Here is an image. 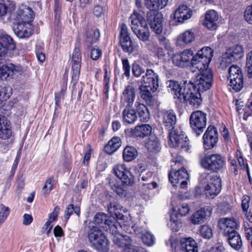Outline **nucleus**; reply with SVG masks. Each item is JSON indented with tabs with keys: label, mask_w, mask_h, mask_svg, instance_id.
<instances>
[{
	"label": "nucleus",
	"mask_w": 252,
	"mask_h": 252,
	"mask_svg": "<svg viewBox=\"0 0 252 252\" xmlns=\"http://www.w3.org/2000/svg\"><path fill=\"white\" fill-rule=\"evenodd\" d=\"M81 63V54L80 49L77 47H75L73 50L72 59V78L74 84H75L80 74Z\"/></svg>",
	"instance_id": "nucleus-15"
},
{
	"label": "nucleus",
	"mask_w": 252,
	"mask_h": 252,
	"mask_svg": "<svg viewBox=\"0 0 252 252\" xmlns=\"http://www.w3.org/2000/svg\"><path fill=\"white\" fill-rule=\"evenodd\" d=\"M162 123L168 129H172L176 123V116L172 110H163L161 112Z\"/></svg>",
	"instance_id": "nucleus-28"
},
{
	"label": "nucleus",
	"mask_w": 252,
	"mask_h": 252,
	"mask_svg": "<svg viewBox=\"0 0 252 252\" xmlns=\"http://www.w3.org/2000/svg\"><path fill=\"white\" fill-rule=\"evenodd\" d=\"M152 178L153 173L150 171L144 170L141 171L139 180L147 182L146 183H143L142 185L144 186L146 185L148 189H151L157 187V183L152 181Z\"/></svg>",
	"instance_id": "nucleus-31"
},
{
	"label": "nucleus",
	"mask_w": 252,
	"mask_h": 252,
	"mask_svg": "<svg viewBox=\"0 0 252 252\" xmlns=\"http://www.w3.org/2000/svg\"><path fill=\"white\" fill-rule=\"evenodd\" d=\"M213 212L211 207L202 208L194 212L190 218L191 222L194 224L204 222L207 217H210Z\"/></svg>",
	"instance_id": "nucleus-23"
},
{
	"label": "nucleus",
	"mask_w": 252,
	"mask_h": 252,
	"mask_svg": "<svg viewBox=\"0 0 252 252\" xmlns=\"http://www.w3.org/2000/svg\"><path fill=\"white\" fill-rule=\"evenodd\" d=\"M250 198L249 196L245 195L243 197L242 201V208L244 212L248 211L249 208V202Z\"/></svg>",
	"instance_id": "nucleus-63"
},
{
	"label": "nucleus",
	"mask_w": 252,
	"mask_h": 252,
	"mask_svg": "<svg viewBox=\"0 0 252 252\" xmlns=\"http://www.w3.org/2000/svg\"><path fill=\"white\" fill-rule=\"evenodd\" d=\"M199 231L200 235L204 238L209 239L213 236V230L208 225H201Z\"/></svg>",
	"instance_id": "nucleus-45"
},
{
	"label": "nucleus",
	"mask_w": 252,
	"mask_h": 252,
	"mask_svg": "<svg viewBox=\"0 0 252 252\" xmlns=\"http://www.w3.org/2000/svg\"><path fill=\"white\" fill-rule=\"evenodd\" d=\"M120 41L124 51L131 53L134 50L132 42L128 32V28L125 24L121 25Z\"/></svg>",
	"instance_id": "nucleus-16"
},
{
	"label": "nucleus",
	"mask_w": 252,
	"mask_h": 252,
	"mask_svg": "<svg viewBox=\"0 0 252 252\" xmlns=\"http://www.w3.org/2000/svg\"><path fill=\"white\" fill-rule=\"evenodd\" d=\"M114 172L122 182L126 185H131L134 182V176L124 164H118L113 168Z\"/></svg>",
	"instance_id": "nucleus-12"
},
{
	"label": "nucleus",
	"mask_w": 252,
	"mask_h": 252,
	"mask_svg": "<svg viewBox=\"0 0 252 252\" xmlns=\"http://www.w3.org/2000/svg\"><path fill=\"white\" fill-rule=\"evenodd\" d=\"M0 42L2 46L5 47L6 51L7 49L13 50L15 48V45L12 38L5 33H2L0 35Z\"/></svg>",
	"instance_id": "nucleus-37"
},
{
	"label": "nucleus",
	"mask_w": 252,
	"mask_h": 252,
	"mask_svg": "<svg viewBox=\"0 0 252 252\" xmlns=\"http://www.w3.org/2000/svg\"><path fill=\"white\" fill-rule=\"evenodd\" d=\"M143 243L148 246H152L155 242L154 236L147 230L141 237Z\"/></svg>",
	"instance_id": "nucleus-52"
},
{
	"label": "nucleus",
	"mask_w": 252,
	"mask_h": 252,
	"mask_svg": "<svg viewBox=\"0 0 252 252\" xmlns=\"http://www.w3.org/2000/svg\"><path fill=\"white\" fill-rule=\"evenodd\" d=\"M184 137L183 134H178L175 130L171 131L169 135V140L174 147L182 143L184 141Z\"/></svg>",
	"instance_id": "nucleus-43"
},
{
	"label": "nucleus",
	"mask_w": 252,
	"mask_h": 252,
	"mask_svg": "<svg viewBox=\"0 0 252 252\" xmlns=\"http://www.w3.org/2000/svg\"><path fill=\"white\" fill-rule=\"evenodd\" d=\"M152 132V127L148 124L137 126L135 128L134 132L136 136L144 137L149 135Z\"/></svg>",
	"instance_id": "nucleus-39"
},
{
	"label": "nucleus",
	"mask_w": 252,
	"mask_h": 252,
	"mask_svg": "<svg viewBox=\"0 0 252 252\" xmlns=\"http://www.w3.org/2000/svg\"><path fill=\"white\" fill-rule=\"evenodd\" d=\"M168 226L173 231H178L181 226V223L178 220L177 214L175 212L170 214Z\"/></svg>",
	"instance_id": "nucleus-40"
},
{
	"label": "nucleus",
	"mask_w": 252,
	"mask_h": 252,
	"mask_svg": "<svg viewBox=\"0 0 252 252\" xmlns=\"http://www.w3.org/2000/svg\"><path fill=\"white\" fill-rule=\"evenodd\" d=\"M244 53L243 47L239 44L229 47L222 55L221 65L222 66H226L228 64L241 59L244 56Z\"/></svg>",
	"instance_id": "nucleus-7"
},
{
	"label": "nucleus",
	"mask_w": 252,
	"mask_h": 252,
	"mask_svg": "<svg viewBox=\"0 0 252 252\" xmlns=\"http://www.w3.org/2000/svg\"><path fill=\"white\" fill-rule=\"evenodd\" d=\"M169 0H144L145 6L153 13H159V10L166 6Z\"/></svg>",
	"instance_id": "nucleus-25"
},
{
	"label": "nucleus",
	"mask_w": 252,
	"mask_h": 252,
	"mask_svg": "<svg viewBox=\"0 0 252 252\" xmlns=\"http://www.w3.org/2000/svg\"><path fill=\"white\" fill-rule=\"evenodd\" d=\"M135 106L138 114L140 121L147 122L150 119V113L147 107L139 101H136Z\"/></svg>",
	"instance_id": "nucleus-34"
},
{
	"label": "nucleus",
	"mask_w": 252,
	"mask_h": 252,
	"mask_svg": "<svg viewBox=\"0 0 252 252\" xmlns=\"http://www.w3.org/2000/svg\"><path fill=\"white\" fill-rule=\"evenodd\" d=\"M151 28L157 34H160L162 32V18L161 13L149 12L147 16Z\"/></svg>",
	"instance_id": "nucleus-19"
},
{
	"label": "nucleus",
	"mask_w": 252,
	"mask_h": 252,
	"mask_svg": "<svg viewBox=\"0 0 252 252\" xmlns=\"http://www.w3.org/2000/svg\"><path fill=\"white\" fill-rule=\"evenodd\" d=\"M99 37V31L98 29H95L94 30L90 31L86 39V42L88 43V46H91L94 43H95Z\"/></svg>",
	"instance_id": "nucleus-44"
},
{
	"label": "nucleus",
	"mask_w": 252,
	"mask_h": 252,
	"mask_svg": "<svg viewBox=\"0 0 252 252\" xmlns=\"http://www.w3.org/2000/svg\"><path fill=\"white\" fill-rule=\"evenodd\" d=\"M173 175L177 177V178H175L172 174V171H170L169 173V180L173 186L176 185L179 182H181L180 187L181 189H186L188 187V180L189 178L187 170L184 168H182L178 171L174 172Z\"/></svg>",
	"instance_id": "nucleus-14"
},
{
	"label": "nucleus",
	"mask_w": 252,
	"mask_h": 252,
	"mask_svg": "<svg viewBox=\"0 0 252 252\" xmlns=\"http://www.w3.org/2000/svg\"><path fill=\"white\" fill-rule=\"evenodd\" d=\"M121 227L120 225L118 227V231L117 232L112 233L114 235L113 240L114 244L123 249L124 252H132V251L134 252V247L131 245L130 237L127 235H122L119 233V228Z\"/></svg>",
	"instance_id": "nucleus-13"
},
{
	"label": "nucleus",
	"mask_w": 252,
	"mask_h": 252,
	"mask_svg": "<svg viewBox=\"0 0 252 252\" xmlns=\"http://www.w3.org/2000/svg\"><path fill=\"white\" fill-rule=\"evenodd\" d=\"M12 88L8 86L1 87L0 89V103L8 98L12 94Z\"/></svg>",
	"instance_id": "nucleus-49"
},
{
	"label": "nucleus",
	"mask_w": 252,
	"mask_h": 252,
	"mask_svg": "<svg viewBox=\"0 0 252 252\" xmlns=\"http://www.w3.org/2000/svg\"><path fill=\"white\" fill-rule=\"evenodd\" d=\"M238 225V221L233 218H221L219 220L218 224V228L224 235L236 231L235 229Z\"/></svg>",
	"instance_id": "nucleus-17"
},
{
	"label": "nucleus",
	"mask_w": 252,
	"mask_h": 252,
	"mask_svg": "<svg viewBox=\"0 0 252 252\" xmlns=\"http://www.w3.org/2000/svg\"><path fill=\"white\" fill-rule=\"evenodd\" d=\"M54 181L52 178H49L45 182L42 191L44 194H48L52 190L53 187Z\"/></svg>",
	"instance_id": "nucleus-56"
},
{
	"label": "nucleus",
	"mask_w": 252,
	"mask_h": 252,
	"mask_svg": "<svg viewBox=\"0 0 252 252\" xmlns=\"http://www.w3.org/2000/svg\"><path fill=\"white\" fill-rule=\"evenodd\" d=\"M246 67L249 77H252V50L249 52L246 56Z\"/></svg>",
	"instance_id": "nucleus-53"
},
{
	"label": "nucleus",
	"mask_w": 252,
	"mask_h": 252,
	"mask_svg": "<svg viewBox=\"0 0 252 252\" xmlns=\"http://www.w3.org/2000/svg\"><path fill=\"white\" fill-rule=\"evenodd\" d=\"M227 237V240L230 246L236 250H240L242 246V241L240 235L237 231L224 235Z\"/></svg>",
	"instance_id": "nucleus-32"
},
{
	"label": "nucleus",
	"mask_w": 252,
	"mask_h": 252,
	"mask_svg": "<svg viewBox=\"0 0 252 252\" xmlns=\"http://www.w3.org/2000/svg\"><path fill=\"white\" fill-rule=\"evenodd\" d=\"M12 88L8 86L1 87L0 89V103L8 98L12 94Z\"/></svg>",
	"instance_id": "nucleus-48"
},
{
	"label": "nucleus",
	"mask_w": 252,
	"mask_h": 252,
	"mask_svg": "<svg viewBox=\"0 0 252 252\" xmlns=\"http://www.w3.org/2000/svg\"><path fill=\"white\" fill-rule=\"evenodd\" d=\"M144 69L142 68L139 65L137 64H133L132 73L135 77H139L142 73L144 72Z\"/></svg>",
	"instance_id": "nucleus-60"
},
{
	"label": "nucleus",
	"mask_w": 252,
	"mask_h": 252,
	"mask_svg": "<svg viewBox=\"0 0 252 252\" xmlns=\"http://www.w3.org/2000/svg\"><path fill=\"white\" fill-rule=\"evenodd\" d=\"M203 139L204 146L206 149L214 148L218 141V133L216 127L209 126L204 133Z\"/></svg>",
	"instance_id": "nucleus-18"
},
{
	"label": "nucleus",
	"mask_w": 252,
	"mask_h": 252,
	"mask_svg": "<svg viewBox=\"0 0 252 252\" xmlns=\"http://www.w3.org/2000/svg\"><path fill=\"white\" fill-rule=\"evenodd\" d=\"M129 20L131 23V29L132 30L133 26H137V29L141 28L142 26L144 27L147 25V22L144 17L136 12H133L131 15Z\"/></svg>",
	"instance_id": "nucleus-35"
},
{
	"label": "nucleus",
	"mask_w": 252,
	"mask_h": 252,
	"mask_svg": "<svg viewBox=\"0 0 252 252\" xmlns=\"http://www.w3.org/2000/svg\"><path fill=\"white\" fill-rule=\"evenodd\" d=\"M15 34L20 38H27L32 34V26L31 23H17L13 27Z\"/></svg>",
	"instance_id": "nucleus-21"
},
{
	"label": "nucleus",
	"mask_w": 252,
	"mask_h": 252,
	"mask_svg": "<svg viewBox=\"0 0 252 252\" xmlns=\"http://www.w3.org/2000/svg\"><path fill=\"white\" fill-rule=\"evenodd\" d=\"M23 72V67L20 65L13 63L3 65L0 67V78L6 80L8 78H12L18 76Z\"/></svg>",
	"instance_id": "nucleus-11"
},
{
	"label": "nucleus",
	"mask_w": 252,
	"mask_h": 252,
	"mask_svg": "<svg viewBox=\"0 0 252 252\" xmlns=\"http://www.w3.org/2000/svg\"><path fill=\"white\" fill-rule=\"evenodd\" d=\"M136 92L131 84L126 86L121 96V105L123 106H133L135 105Z\"/></svg>",
	"instance_id": "nucleus-10"
},
{
	"label": "nucleus",
	"mask_w": 252,
	"mask_h": 252,
	"mask_svg": "<svg viewBox=\"0 0 252 252\" xmlns=\"http://www.w3.org/2000/svg\"><path fill=\"white\" fill-rule=\"evenodd\" d=\"M183 82L179 85L177 82L168 81L167 87L169 92L174 93L183 102L187 103L189 100V83L187 80Z\"/></svg>",
	"instance_id": "nucleus-6"
},
{
	"label": "nucleus",
	"mask_w": 252,
	"mask_h": 252,
	"mask_svg": "<svg viewBox=\"0 0 252 252\" xmlns=\"http://www.w3.org/2000/svg\"><path fill=\"white\" fill-rule=\"evenodd\" d=\"M229 86L235 92L240 91L243 87V76L241 68L232 65L229 68Z\"/></svg>",
	"instance_id": "nucleus-8"
},
{
	"label": "nucleus",
	"mask_w": 252,
	"mask_h": 252,
	"mask_svg": "<svg viewBox=\"0 0 252 252\" xmlns=\"http://www.w3.org/2000/svg\"><path fill=\"white\" fill-rule=\"evenodd\" d=\"M87 236L89 242L98 251H107L108 250V241L97 226L89 225Z\"/></svg>",
	"instance_id": "nucleus-3"
},
{
	"label": "nucleus",
	"mask_w": 252,
	"mask_h": 252,
	"mask_svg": "<svg viewBox=\"0 0 252 252\" xmlns=\"http://www.w3.org/2000/svg\"><path fill=\"white\" fill-rule=\"evenodd\" d=\"M244 231L245 237L248 240L252 239V223L244 222Z\"/></svg>",
	"instance_id": "nucleus-54"
},
{
	"label": "nucleus",
	"mask_w": 252,
	"mask_h": 252,
	"mask_svg": "<svg viewBox=\"0 0 252 252\" xmlns=\"http://www.w3.org/2000/svg\"><path fill=\"white\" fill-rule=\"evenodd\" d=\"M189 43V30H186L178 35L176 38V45L185 47Z\"/></svg>",
	"instance_id": "nucleus-41"
},
{
	"label": "nucleus",
	"mask_w": 252,
	"mask_h": 252,
	"mask_svg": "<svg viewBox=\"0 0 252 252\" xmlns=\"http://www.w3.org/2000/svg\"><path fill=\"white\" fill-rule=\"evenodd\" d=\"M132 32L136 35L137 38L143 42L149 40L150 33L148 25L137 29V26H133Z\"/></svg>",
	"instance_id": "nucleus-33"
},
{
	"label": "nucleus",
	"mask_w": 252,
	"mask_h": 252,
	"mask_svg": "<svg viewBox=\"0 0 252 252\" xmlns=\"http://www.w3.org/2000/svg\"><path fill=\"white\" fill-rule=\"evenodd\" d=\"M12 134L11 127L10 122L5 125L4 126L0 127V138L7 139L10 138Z\"/></svg>",
	"instance_id": "nucleus-46"
},
{
	"label": "nucleus",
	"mask_w": 252,
	"mask_h": 252,
	"mask_svg": "<svg viewBox=\"0 0 252 252\" xmlns=\"http://www.w3.org/2000/svg\"><path fill=\"white\" fill-rule=\"evenodd\" d=\"M213 50L203 47L193 57L190 63V85L194 92L190 94V105L197 108L202 102L201 92L212 86L213 73L209 64L213 56Z\"/></svg>",
	"instance_id": "nucleus-1"
},
{
	"label": "nucleus",
	"mask_w": 252,
	"mask_h": 252,
	"mask_svg": "<svg viewBox=\"0 0 252 252\" xmlns=\"http://www.w3.org/2000/svg\"><path fill=\"white\" fill-rule=\"evenodd\" d=\"M145 147L151 155L158 153L161 149V145L158 139L155 135H151L145 143Z\"/></svg>",
	"instance_id": "nucleus-26"
},
{
	"label": "nucleus",
	"mask_w": 252,
	"mask_h": 252,
	"mask_svg": "<svg viewBox=\"0 0 252 252\" xmlns=\"http://www.w3.org/2000/svg\"><path fill=\"white\" fill-rule=\"evenodd\" d=\"M101 55L102 52L98 48H93L91 50L90 57L93 60H98Z\"/></svg>",
	"instance_id": "nucleus-58"
},
{
	"label": "nucleus",
	"mask_w": 252,
	"mask_h": 252,
	"mask_svg": "<svg viewBox=\"0 0 252 252\" xmlns=\"http://www.w3.org/2000/svg\"><path fill=\"white\" fill-rule=\"evenodd\" d=\"M219 15L214 10H210L206 12L203 25L211 31L216 30L218 26Z\"/></svg>",
	"instance_id": "nucleus-22"
},
{
	"label": "nucleus",
	"mask_w": 252,
	"mask_h": 252,
	"mask_svg": "<svg viewBox=\"0 0 252 252\" xmlns=\"http://www.w3.org/2000/svg\"><path fill=\"white\" fill-rule=\"evenodd\" d=\"M33 12L32 9L29 7L22 5L20 7L17 12L16 19L17 22H20L21 23H31V22L33 19Z\"/></svg>",
	"instance_id": "nucleus-24"
},
{
	"label": "nucleus",
	"mask_w": 252,
	"mask_h": 252,
	"mask_svg": "<svg viewBox=\"0 0 252 252\" xmlns=\"http://www.w3.org/2000/svg\"><path fill=\"white\" fill-rule=\"evenodd\" d=\"M15 8V4L13 1H7V3L0 1V18L5 16L8 11L12 12Z\"/></svg>",
	"instance_id": "nucleus-38"
},
{
	"label": "nucleus",
	"mask_w": 252,
	"mask_h": 252,
	"mask_svg": "<svg viewBox=\"0 0 252 252\" xmlns=\"http://www.w3.org/2000/svg\"><path fill=\"white\" fill-rule=\"evenodd\" d=\"M200 164L206 170L217 172L224 167L225 158L220 154H207L200 158Z\"/></svg>",
	"instance_id": "nucleus-4"
},
{
	"label": "nucleus",
	"mask_w": 252,
	"mask_h": 252,
	"mask_svg": "<svg viewBox=\"0 0 252 252\" xmlns=\"http://www.w3.org/2000/svg\"><path fill=\"white\" fill-rule=\"evenodd\" d=\"M142 81L146 86L153 92L156 91L158 87V75L152 69H147L145 75L142 77Z\"/></svg>",
	"instance_id": "nucleus-20"
},
{
	"label": "nucleus",
	"mask_w": 252,
	"mask_h": 252,
	"mask_svg": "<svg viewBox=\"0 0 252 252\" xmlns=\"http://www.w3.org/2000/svg\"><path fill=\"white\" fill-rule=\"evenodd\" d=\"M200 182L204 188L207 196L213 198L221 190V180L217 175L203 173L201 176Z\"/></svg>",
	"instance_id": "nucleus-2"
},
{
	"label": "nucleus",
	"mask_w": 252,
	"mask_h": 252,
	"mask_svg": "<svg viewBox=\"0 0 252 252\" xmlns=\"http://www.w3.org/2000/svg\"><path fill=\"white\" fill-rule=\"evenodd\" d=\"M120 146V139L118 137H113L105 146V151L106 153L111 155L117 151Z\"/></svg>",
	"instance_id": "nucleus-36"
},
{
	"label": "nucleus",
	"mask_w": 252,
	"mask_h": 252,
	"mask_svg": "<svg viewBox=\"0 0 252 252\" xmlns=\"http://www.w3.org/2000/svg\"><path fill=\"white\" fill-rule=\"evenodd\" d=\"M189 15V8L186 4H182L175 11L174 13V19L176 22L183 23L188 20Z\"/></svg>",
	"instance_id": "nucleus-29"
},
{
	"label": "nucleus",
	"mask_w": 252,
	"mask_h": 252,
	"mask_svg": "<svg viewBox=\"0 0 252 252\" xmlns=\"http://www.w3.org/2000/svg\"><path fill=\"white\" fill-rule=\"evenodd\" d=\"M137 156V151L132 147L127 146L124 150L123 158L126 161H130Z\"/></svg>",
	"instance_id": "nucleus-42"
},
{
	"label": "nucleus",
	"mask_w": 252,
	"mask_h": 252,
	"mask_svg": "<svg viewBox=\"0 0 252 252\" xmlns=\"http://www.w3.org/2000/svg\"><path fill=\"white\" fill-rule=\"evenodd\" d=\"M124 107V109L122 112V118L124 123L129 125L134 124L138 119L136 110L133 106Z\"/></svg>",
	"instance_id": "nucleus-27"
},
{
	"label": "nucleus",
	"mask_w": 252,
	"mask_h": 252,
	"mask_svg": "<svg viewBox=\"0 0 252 252\" xmlns=\"http://www.w3.org/2000/svg\"><path fill=\"white\" fill-rule=\"evenodd\" d=\"M95 225L99 228H103L106 231L109 229L111 233H115L118 231V227L120 226V223L116 220H113L103 213H97L94 218V220L89 225Z\"/></svg>",
	"instance_id": "nucleus-5"
},
{
	"label": "nucleus",
	"mask_w": 252,
	"mask_h": 252,
	"mask_svg": "<svg viewBox=\"0 0 252 252\" xmlns=\"http://www.w3.org/2000/svg\"><path fill=\"white\" fill-rule=\"evenodd\" d=\"M173 62L178 66H188L189 62V50H185L180 54L175 55L173 57Z\"/></svg>",
	"instance_id": "nucleus-30"
},
{
	"label": "nucleus",
	"mask_w": 252,
	"mask_h": 252,
	"mask_svg": "<svg viewBox=\"0 0 252 252\" xmlns=\"http://www.w3.org/2000/svg\"><path fill=\"white\" fill-rule=\"evenodd\" d=\"M181 249L183 252H189L187 249L189 245V238H182L180 241Z\"/></svg>",
	"instance_id": "nucleus-62"
},
{
	"label": "nucleus",
	"mask_w": 252,
	"mask_h": 252,
	"mask_svg": "<svg viewBox=\"0 0 252 252\" xmlns=\"http://www.w3.org/2000/svg\"><path fill=\"white\" fill-rule=\"evenodd\" d=\"M9 214V210L7 207L1 206L0 211V222H3Z\"/></svg>",
	"instance_id": "nucleus-57"
},
{
	"label": "nucleus",
	"mask_w": 252,
	"mask_h": 252,
	"mask_svg": "<svg viewBox=\"0 0 252 252\" xmlns=\"http://www.w3.org/2000/svg\"><path fill=\"white\" fill-rule=\"evenodd\" d=\"M159 44L164 47L165 50H169L171 49L170 42L168 39L163 36H160L158 38Z\"/></svg>",
	"instance_id": "nucleus-61"
},
{
	"label": "nucleus",
	"mask_w": 252,
	"mask_h": 252,
	"mask_svg": "<svg viewBox=\"0 0 252 252\" xmlns=\"http://www.w3.org/2000/svg\"><path fill=\"white\" fill-rule=\"evenodd\" d=\"M123 69L124 71V75L126 77H129L130 75V66L127 59H122Z\"/></svg>",
	"instance_id": "nucleus-59"
},
{
	"label": "nucleus",
	"mask_w": 252,
	"mask_h": 252,
	"mask_svg": "<svg viewBox=\"0 0 252 252\" xmlns=\"http://www.w3.org/2000/svg\"><path fill=\"white\" fill-rule=\"evenodd\" d=\"M244 19L249 24H252V4L246 7L244 13Z\"/></svg>",
	"instance_id": "nucleus-55"
},
{
	"label": "nucleus",
	"mask_w": 252,
	"mask_h": 252,
	"mask_svg": "<svg viewBox=\"0 0 252 252\" xmlns=\"http://www.w3.org/2000/svg\"><path fill=\"white\" fill-rule=\"evenodd\" d=\"M122 207L116 202H112L108 206V211L112 216L113 217L115 215L117 218H118V215H120L119 210H121Z\"/></svg>",
	"instance_id": "nucleus-47"
},
{
	"label": "nucleus",
	"mask_w": 252,
	"mask_h": 252,
	"mask_svg": "<svg viewBox=\"0 0 252 252\" xmlns=\"http://www.w3.org/2000/svg\"><path fill=\"white\" fill-rule=\"evenodd\" d=\"M105 74L104 76L103 79V83H104V93L105 94L107 97H108V94L109 92V89L110 88L109 86V82H110V78L111 76V71H108V69L105 67L104 68Z\"/></svg>",
	"instance_id": "nucleus-51"
},
{
	"label": "nucleus",
	"mask_w": 252,
	"mask_h": 252,
	"mask_svg": "<svg viewBox=\"0 0 252 252\" xmlns=\"http://www.w3.org/2000/svg\"><path fill=\"white\" fill-rule=\"evenodd\" d=\"M190 124L196 136L200 135L206 125L205 114L200 111L192 113L190 116Z\"/></svg>",
	"instance_id": "nucleus-9"
},
{
	"label": "nucleus",
	"mask_w": 252,
	"mask_h": 252,
	"mask_svg": "<svg viewBox=\"0 0 252 252\" xmlns=\"http://www.w3.org/2000/svg\"><path fill=\"white\" fill-rule=\"evenodd\" d=\"M148 88L146 86H141L139 89L142 98L147 102H150L152 99V95Z\"/></svg>",
	"instance_id": "nucleus-50"
},
{
	"label": "nucleus",
	"mask_w": 252,
	"mask_h": 252,
	"mask_svg": "<svg viewBox=\"0 0 252 252\" xmlns=\"http://www.w3.org/2000/svg\"><path fill=\"white\" fill-rule=\"evenodd\" d=\"M59 211L60 207L58 206H56L54 208L53 211L49 214L48 220L52 222L55 220L59 215Z\"/></svg>",
	"instance_id": "nucleus-64"
}]
</instances>
